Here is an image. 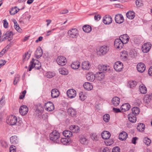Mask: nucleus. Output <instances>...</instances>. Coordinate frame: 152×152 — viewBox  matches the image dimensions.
Listing matches in <instances>:
<instances>
[{
    "mask_svg": "<svg viewBox=\"0 0 152 152\" xmlns=\"http://www.w3.org/2000/svg\"><path fill=\"white\" fill-rule=\"evenodd\" d=\"M10 15H14L15 14L14 7L11 9V10L10 11Z\"/></svg>",
    "mask_w": 152,
    "mask_h": 152,
    "instance_id": "nucleus-56",
    "label": "nucleus"
},
{
    "mask_svg": "<svg viewBox=\"0 0 152 152\" xmlns=\"http://www.w3.org/2000/svg\"><path fill=\"white\" fill-rule=\"evenodd\" d=\"M91 139L93 140L96 141L97 140V137L96 134H92L91 136Z\"/></svg>",
    "mask_w": 152,
    "mask_h": 152,
    "instance_id": "nucleus-55",
    "label": "nucleus"
},
{
    "mask_svg": "<svg viewBox=\"0 0 152 152\" xmlns=\"http://www.w3.org/2000/svg\"><path fill=\"white\" fill-rule=\"evenodd\" d=\"M102 138L104 140H107L110 138L111 136L110 132L107 131H104L101 134Z\"/></svg>",
    "mask_w": 152,
    "mask_h": 152,
    "instance_id": "nucleus-17",
    "label": "nucleus"
},
{
    "mask_svg": "<svg viewBox=\"0 0 152 152\" xmlns=\"http://www.w3.org/2000/svg\"><path fill=\"white\" fill-rule=\"evenodd\" d=\"M148 73L150 75H152V66L150 67L149 69L148 70Z\"/></svg>",
    "mask_w": 152,
    "mask_h": 152,
    "instance_id": "nucleus-64",
    "label": "nucleus"
},
{
    "mask_svg": "<svg viewBox=\"0 0 152 152\" xmlns=\"http://www.w3.org/2000/svg\"><path fill=\"white\" fill-rule=\"evenodd\" d=\"M124 19L123 15L121 14H117L115 17V20L118 23L120 24L123 22Z\"/></svg>",
    "mask_w": 152,
    "mask_h": 152,
    "instance_id": "nucleus-14",
    "label": "nucleus"
},
{
    "mask_svg": "<svg viewBox=\"0 0 152 152\" xmlns=\"http://www.w3.org/2000/svg\"><path fill=\"white\" fill-rule=\"evenodd\" d=\"M113 110L115 113H118L121 112V111L119 109H118L116 108H113Z\"/></svg>",
    "mask_w": 152,
    "mask_h": 152,
    "instance_id": "nucleus-62",
    "label": "nucleus"
},
{
    "mask_svg": "<svg viewBox=\"0 0 152 152\" xmlns=\"http://www.w3.org/2000/svg\"><path fill=\"white\" fill-rule=\"evenodd\" d=\"M94 17L95 20H99L100 19L101 16L99 15H96Z\"/></svg>",
    "mask_w": 152,
    "mask_h": 152,
    "instance_id": "nucleus-57",
    "label": "nucleus"
},
{
    "mask_svg": "<svg viewBox=\"0 0 152 152\" xmlns=\"http://www.w3.org/2000/svg\"><path fill=\"white\" fill-rule=\"evenodd\" d=\"M145 127V125L143 124L140 123L137 127V129L140 132L143 131Z\"/></svg>",
    "mask_w": 152,
    "mask_h": 152,
    "instance_id": "nucleus-40",
    "label": "nucleus"
},
{
    "mask_svg": "<svg viewBox=\"0 0 152 152\" xmlns=\"http://www.w3.org/2000/svg\"><path fill=\"white\" fill-rule=\"evenodd\" d=\"M1 145L5 148H6L7 146V142L5 141H1Z\"/></svg>",
    "mask_w": 152,
    "mask_h": 152,
    "instance_id": "nucleus-52",
    "label": "nucleus"
},
{
    "mask_svg": "<svg viewBox=\"0 0 152 152\" xmlns=\"http://www.w3.org/2000/svg\"><path fill=\"white\" fill-rule=\"evenodd\" d=\"M44 106L45 109L48 111H52L54 109L53 104L50 102L45 103Z\"/></svg>",
    "mask_w": 152,
    "mask_h": 152,
    "instance_id": "nucleus-8",
    "label": "nucleus"
},
{
    "mask_svg": "<svg viewBox=\"0 0 152 152\" xmlns=\"http://www.w3.org/2000/svg\"><path fill=\"white\" fill-rule=\"evenodd\" d=\"M137 68L139 72L142 73L145 70L146 67L144 64L140 62L137 64Z\"/></svg>",
    "mask_w": 152,
    "mask_h": 152,
    "instance_id": "nucleus-15",
    "label": "nucleus"
},
{
    "mask_svg": "<svg viewBox=\"0 0 152 152\" xmlns=\"http://www.w3.org/2000/svg\"><path fill=\"white\" fill-rule=\"evenodd\" d=\"M30 54H29L28 52L25 53V55L23 56V61L28 60L29 58Z\"/></svg>",
    "mask_w": 152,
    "mask_h": 152,
    "instance_id": "nucleus-42",
    "label": "nucleus"
},
{
    "mask_svg": "<svg viewBox=\"0 0 152 152\" xmlns=\"http://www.w3.org/2000/svg\"><path fill=\"white\" fill-rule=\"evenodd\" d=\"M113 104L115 106H118L120 103V99L117 97H113L112 101Z\"/></svg>",
    "mask_w": 152,
    "mask_h": 152,
    "instance_id": "nucleus-28",
    "label": "nucleus"
},
{
    "mask_svg": "<svg viewBox=\"0 0 152 152\" xmlns=\"http://www.w3.org/2000/svg\"><path fill=\"white\" fill-rule=\"evenodd\" d=\"M4 23L3 25L4 27L5 28H7L8 25V23L7 22V20H4Z\"/></svg>",
    "mask_w": 152,
    "mask_h": 152,
    "instance_id": "nucleus-60",
    "label": "nucleus"
},
{
    "mask_svg": "<svg viewBox=\"0 0 152 152\" xmlns=\"http://www.w3.org/2000/svg\"><path fill=\"white\" fill-rule=\"evenodd\" d=\"M67 139L66 138H62L61 140V142L64 145L67 143Z\"/></svg>",
    "mask_w": 152,
    "mask_h": 152,
    "instance_id": "nucleus-54",
    "label": "nucleus"
},
{
    "mask_svg": "<svg viewBox=\"0 0 152 152\" xmlns=\"http://www.w3.org/2000/svg\"><path fill=\"white\" fill-rule=\"evenodd\" d=\"M136 4L137 7H139L141 6L142 5V1L140 0H136Z\"/></svg>",
    "mask_w": 152,
    "mask_h": 152,
    "instance_id": "nucleus-50",
    "label": "nucleus"
},
{
    "mask_svg": "<svg viewBox=\"0 0 152 152\" xmlns=\"http://www.w3.org/2000/svg\"><path fill=\"white\" fill-rule=\"evenodd\" d=\"M109 50V48L107 46H102L100 48L98 51V54L101 56L105 55L108 52Z\"/></svg>",
    "mask_w": 152,
    "mask_h": 152,
    "instance_id": "nucleus-5",
    "label": "nucleus"
},
{
    "mask_svg": "<svg viewBox=\"0 0 152 152\" xmlns=\"http://www.w3.org/2000/svg\"><path fill=\"white\" fill-rule=\"evenodd\" d=\"M95 77L97 80H101L104 78V75L102 72H99L95 74Z\"/></svg>",
    "mask_w": 152,
    "mask_h": 152,
    "instance_id": "nucleus-26",
    "label": "nucleus"
},
{
    "mask_svg": "<svg viewBox=\"0 0 152 152\" xmlns=\"http://www.w3.org/2000/svg\"><path fill=\"white\" fill-rule=\"evenodd\" d=\"M123 64L121 62L118 61L115 63L114 68L116 71L120 72L122 71L123 67Z\"/></svg>",
    "mask_w": 152,
    "mask_h": 152,
    "instance_id": "nucleus-9",
    "label": "nucleus"
},
{
    "mask_svg": "<svg viewBox=\"0 0 152 152\" xmlns=\"http://www.w3.org/2000/svg\"><path fill=\"white\" fill-rule=\"evenodd\" d=\"M79 97L80 100L83 101L86 98V96L85 93L82 92L79 94Z\"/></svg>",
    "mask_w": 152,
    "mask_h": 152,
    "instance_id": "nucleus-44",
    "label": "nucleus"
},
{
    "mask_svg": "<svg viewBox=\"0 0 152 152\" xmlns=\"http://www.w3.org/2000/svg\"><path fill=\"white\" fill-rule=\"evenodd\" d=\"M83 29L85 32L89 33L91 31L92 28L89 25H85L83 26Z\"/></svg>",
    "mask_w": 152,
    "mask_h": 152,
    "instance_id": "nucleus-37",
    "label": "nucleus"
},
{
    "mask_svg": "<svg viewBox=\"0 0 152 152\" xmlns=\"http://www.w3.org/2000/svg\"><path fill=\"white\" fill-rule=\"evenodd\" d=\"M55 75V73L50 72H48L46 74V76L47 77L49 78H52Z\"/></svg>",
    "mask_w": 152,
    "mask_h": 152,
    "instance_id": "nucleus-43",
    "label": "nucleus"
},
{
    "mask_svg": "<svg viewBox=\"0 0 152 152\" xmlns=\"http://www.w3.org/2000/svg\"><path fill=\"white\" fill-rule=\"evenodd\" d=\"M17 117L13 115H10L7 120V123L10 125L12 126L20 123V124L21 123L22 121H20L18 122H17Z\"/></svg>",
    "mask_w": 152,
    "mask_h": 152,
    "instance_id": "nucleus-2",
    "label": "nucleus"
},
{
    "mask_svg": "<svg viewBox=\"0 0 152 152\" xmlns=\"http://www.w3.org/2000/svg\"><path fill=\"white\" fill-rule=\"evenodd\" d=\"M151 45L150 42L145 43L142 47V50L144 53H147L148 52L151 47Z\"/></svg>",
    "mask_w": 152,
    "mask_h": 152,
    "instance_id": "nucleus-10",
    "label": "nucleus"
},
{
    "mask_svg": "<svg viewBox=\"0 0 152 152\" xmlns=\"http://www.w3.org/2000/svg\"><path fill=\"white\" fill-rule=\"evenodd\" d=\"M103 21L104 24L109 25L112 23V19L110 16L106 15L103 18Z\"/></svg>",
    "mask_w": 152,
    "mask_h": 152,
    "instance_id": "nucleus-12",
    "label": "nucleus"
},
{
    "mask_svg": "<svg viewBox=\"0 0 152 152\" xmlns=\"http://www.w3.org/2000/svg\"><path fill=\"white\" fill-rule=\"evenodd\" d=\"M134 13L131 11L128 12L126 14L127 17L129 19H132L135 17Z\"/></svg>",
    "mask_w": 152,
    "mask_h": 152,
    "instance_id": "nucleus-35",
    "label": "nucleus"
},
{
    "mask_svg": "<svg viewBox=\"0 0 152 152\" xmlns=\"http://www.w3.org/2000/svg\"><path fill=\"white\" fill-rule=\"evenodd\" d=\"M56 61L58 64L61 66L65 65L67 62L65 57L62 56H59L58 57Z\"/></svg>",
    "mask_w": 152,
    "mask_h": 152,
    "instance_id": "nucleus-6",
    "label": "nucleus"
},
{
    "mask_svg": "<svg viewBox=\"0 0 152 152\" xmlns=\"http://www.w3.org/2000/svg\"><path fill=\"white\" fill-rule=\"evenodd\" d=\"M138 138L137 137H135L133 138L132 140V143L135 144L136 143V140H137Z\"/></svg>",
    "mask_w": 152,
    "mask_h": 152,
    "instance_id": "nucleus-63",
    "label": "nucleus"
},
{
    "mask_svg": "<svg viewBox=\"0 0 152 152\" xmlns=\"http://www.w3.org/2000/svg\"><path fill=\"white\" fill-rule=\"evenodd\" d=\"M6 50L4 49L1 50V51L0 52V58L3 56L6 52Z\"/></svg>",
    "mask_w": 152,
    "mask_h": 152,
    "instance_id": "nucleus-58",
    "label": "nucleus"
},
{
    "mask_svg": "<svg viewBox=\"0 0 152 152\" xmlns=\"http://www.w3.org/2000/svg\"><path fill=\"white\" fill-rule=\"evenodd\" d=\"M60 137V133L56 130L53 131L50 135V140L55 141Z\"/></svg>",
    "mask_w": 152,
    "mask_h": 152,
    "instance_id": "nucleus-4",
    "label": "nucleus"
},
{
    "mask_svg": "<svg viewBox=\"0 0 152 152\" xmlns=\"http://www.w3.org/2000/svg\"><path fill=\"white\" fill-rule=\"evenodd\" d=\"M11 143L14 145H17L18 143V140L17 137L16 136L11 137L10 138Z\"/></svg>",
    "mask_w": 152,
    "mask_h": 152,
    "instance_id": "nucleus-29",
    "label": "nucleus"
},
{
    "mask_svg": "<svg viewBox=\"0 0 152 152\" xmlns=\"http://www.w3.org/2000/svg\"><path fill=\"white\" fill-rule=\"evenodd\" d=\"M137 84L136 82L135 81H132L130 82L129 85L131 88H133L136 86Z\"/></svg>",
    "mask_w": 152,
    "mask_h": 152,
    "instance_id": "nucleus-48",
    "label": "nucleus"
},
{
    "mask_svg": "<svg viewBox=\"0 0 152 152\" xmlns=\"http://www.w3.org/2000/svg\"><path fill=\"white\" fill-rule=\"evenodd\" d=\"M68 34L71 38H76L79 35L78 31L76 28H72L68 31Z\"/></svg>",
    "mask_w": 152,
    "mask_h": 152,
    "instance_id": "nucleus-3",
    "label": "nucleus"
},
{
    "mask_svg": "<svg viewBox=\"0 0 152 152\" xmlns=\"http://www.w3.org/2000/svg\"><path fill=\"white\" fill-rule=\"evenodd\" d=\"M139 90L141 93L142 94H145L147 92V88L143 84L140 86Z\"/></svg>",
    "mask_w": 152,
    "mask_h": 152,
    "instance_id": "nucleus-36",
    "label": "nucleus"
},
{
    "mask_svg": "<svg viewBox=\"0 0 152 152\" xmlns=\"http://www.w3.org/2000/svg\"><path fill=\"white\" fill-rule=\"evenodd\" d=\"M80 143L83 144H87L88 141L85 137L81 135L80 136Z\"/></svg>",
    "mask_w": 152,
    "mask_h": 152,
    "instance_id": "nucleus-34",
    "label": "nucleus"
},
{
    "mask_svg": "<svg viewBox=\"0 0 152 152\" xmlns=\"http://www.w3.org/2000/svg\"><path fill=\"white\" fill-rule=\"evenodd\" d=\"M68 12V10L66 9L64 10L61 11L60 12V14H65L67 13Z\"/></svg>",
    "mask_w": 152,
    "mask_h": 152,
    "instance_id": "nucleus-59",
    "label": "nucleus"
},
{
    "mask_svg": "<svg viewBox=\"0 0 152 152\" xmlns=\"http://www.w3.org/2000/svg\"><path fill=\"white\" fill-rule=\"evenodd\" d=\"M31 64L29 65V71H31L33 68L35 69H39L40 68L41 65L40 62L37 60H34L33 58L32 61L30 62Z\"/></svg>",
    "mask_w": 152,
    "mask_h": 152,
    "instance_id": "nucleus-1",
    "label": "nucleus"
},
{
    "mask_svg": "<svg viewBox=\"0 0 152 152\" xmlns=\"http://www.w3.org/2000/svg\"><path fill=\"white\" fill-rule=\"evenodd\" d=\"M124 44H125L128 42L129 41V38L127 34H124L121 35L120 37V38Z\"/></svg>",
    "mask_w": 152,
    "mask_h": 152,
    "instance_id": "nucleus-19",
    "label": "nucleus"
},
{
    "mask_svg": "<svg viewBox=\"0 0 152 152\" xmlns=\"http://www.w3.org/2000/svg\"><path fill=\"white\" fill-rule=\"evenodd\" d=\"M132 114L135 116L138 115L140 113V109L138 107H133L132 108Z\"/></svg>",
    "mask_w": 152,
    "mask_h": 152,
    "instance_id": "nucleus-38",
    "label": "nucleus"
},
{
    "mask_svg": "<svg viewBox=\"0 0 152 152\" xmlns=\"http://www.w3.org/2000/svg\"><path fill=\"white\" fill-rule=\"evenodd\" d=\"M109 66H107L105 65H99L98 66V69L100 72H105L109 70V69L108 68Z\"/></svg>",
    "mask_w": 152,
    "mask_h": 152,
    "instance_id": "nucleus-25",
    "label": "nucleus"
},
{
    "mask_svg": "<svg viewBox=\"0 0 152 152\" xmlns=\"http://www.w3.org/2000/svg\"><path fill=\"white\" fill-rule=\"evenodd\" d=\"M63 134L66 137H70L72 135V132L69 130H65L63 132Z\"/></svg>",
    "mask_w": 152,
    "mask_h": 152,
    "instance_id": "nucleus-39",
    "label": "nucleus"
},
{
    "mask_svg": "<svg viewBox=\"0 0 152 152\" xmlns=\"http://www.w3.org/2000/svg\"><path fill=\"white\" fill-rule=\"evenodd\" d=\"M82 64V68L83 69L88 70L91 67L90 63L88 61H84Z\"/></svg>",
    "mask_w": 152,
    "mask_h": 152,
    "instance_id": "nucleus-22",
    "label": "nucleus"
},
{
    "mask_svg": "<svg viewBox=\"0 0 152 152\" xmlns=\"http://www.w3.org/2000/svg\"><path fill=\"white\" fill-rule=\"evenodd\" d=\"M112 152H120V149L118 147H116L112 149Z\"/></svg>",
    "mask_w": 152,
    "mask_h": 152,
    "instance_id": "nucleus-49",
    "label": "nucleus"
},
{
    "mask_svg": "<svg viewBox=\"0 0 152 152\" xmlns=\"http://www.w3.org/2000/svg\"><path fill=\"white\" fill-rule=\"evenodd\" d=\"M70 129L72 132L77 133L79 132L80 129L78 126L75 125H71L70 126Z\"/></svg>",
    "mask_w": 152,
    "mask_h": 152,
    "instance_id": "nucleus-30",
    "label": "nucleus"
},
{
    "mask_svg": "<svg viewBox=\"0 0 152 152\" xmlns=\"http://www.w3.org/2000/svg\"><path fill=\"white\" fill-rule=\"evenodd\" d=\"M4 96H3L0 100V105L3 106L4 104Z\"/></svg>",
    "mask_w": 152,
    "mask_h": 152,
    "instance_id": "nucleus-53",
    "label": "nucleus"
},
{
    "mask_svg": "<svg viewBox=\"0 0 152 152\" xmlns=\"http://www.w3.org/2000/svg\"><path fill=\"white\" fill-rule=\"evenodd\" d=\"M43 109V108H42L41 105L39 104V105L36 108V113H40L41 114V112L42 111Z\"/></svg>",
    "mask_w": 152,
    "mask_h": 152,
    "instance_id": "nucleus-46",
    "label": "nucleus"
},
{
    "mask_svg": "<svg viewBox=\"0 0 152 152\" xmlns=\"http://www.w3.org/2000/svg\"><path fill=\"white\" fill-rule=\"evenodd\" d=\"M80 64L78 61H75L73 62L71 64V66L73 69H78L80 67Z\"/></svg>",
    "mask_w": 152,
    "mask_h": 152,
    "instance_id": "nucleus-33",
    "label": "nucleus"
},
{
    "mask_svg": "<svg viewBox=\"0 0 152 152\" xmlns=\"http://www.w3.org/2000/svg\"><path fill=\"white\" fill-rule=\"evenodd\" d=\"M128 137L127 134L125 132L120 133L119 135V139L121 140H124L126 139Z\"/></svg>",
    "mask_w": 152,
    "mask_h": 152,
    "instance_id": "nucleus-21",
    "label": "nucleus"
},
{
    "mask_svg": "<svg viewBox=\"0 0 152 152\" xmlns=\"http://www.w3.org/2000/svg\"><path fill=\"white\" fill-rule=\"evenodd\" d=\"M51 92V97L53 98L58 97L60 94L59 91L56 88L52 89Z\"/></svg>",
    "mask_w": 152,
    "mask_h": 152,
    "instance_id": "nucleus-16",
    "label": "nucleus"
},
{
    "mask_svg": "<svg viewBox=\"0 0 152 152\" xmlns=\"http://www.w3.org/2000/svg\"><path fill=\"white\" fill-rule=\"evenodd\" d=\"M13 36V33L11 31H7L5 34L2 37H4L3 38L2 40L1 39V42L4 41L7 39V37H12Z\"/></svg>",
    "mask_w": 152,
    "mask_h": 152,
    "instance_id": "nucleus-20",
    "label": "nucleus"
},
{
    "mask_svg": "<svg viewBox=\"0 0 152 152\" xmlns=\"http://www.w3.org/2000/svg\"><path fill=\"white\" fill-rule=\"evenodd\" d=\"M16 148L15 146L11 145L10 148V152H16Z\"/></svg>",
    "mask_w": 152,
    "mask_h": 152,
    "instance_id": "nucleus-51",
    "label": "nucleus"
},
{
    "mask_svg": "<svg viewBox=\"0 0 152 152\" xmlns=\"http://www.w3.org/2000/svg\"><path fill=\"white\" fill-rule=\"evenodd\" d=\"M28 111V108L26 105L22 106L19 109L20 113L22 115L26 114Z\"/></svg>",
    "mask_w": 152,
    "mask_h": 152,
    "instance_id": "nucleus-13",
    "label": "nucleus"
},
{
    "mask_svg": "<svg viewBox=\"0 0 152 152\" xmlns=\"http://www.w3.org/2000/svg\"><path fill=\"white\" fill-rule=\"evenodd\" d=\"M68 97L70 98H74L76 96V91L74 89H71L68 90L66 92Z\"/></svg>",
    "mask_w": 152,
    "mask_h": 152,
    "instance_id": "nucleus-11",
    "label": "nucleus"
},
{
    "mask_svg": "<svg viewBox=\"0 0 152 152\" xmlns=\"http://www.w3.org/2000/svg\"><path fill=\"white\" fill-rule=\"evenodd\" d=\"M95 77V74L94 75L92 72L88 73L86 76L87 80L91 82L94 80Z\"/></svg>",
    "mask_w": 152,
    "mask_h": 152,
    "instance_id": "nucleus-24",
    "label": "nucleus"
},
{
    "mask_svg": "<svg viewBox=\"0 0 152 152\" xmlns=\"http://www.w3.org/2000/svg\"><path fill=\"white\" fill-rule=\"evenodd\" d=\"M42 50L41 48L39 47L36 50L35 55L36 58L38 59L42 56Z\"/></svg>",
    "mask_w": 152,
    "mask_h": 152,
    "instance_id": "nucleus-18",
    "label": "nucleus"
},
{
    "mask_svg": "<svg viewBox=\"0 0 152 152\" xmlns=\"http://www.w3.org/2000/svg\"><path fill=\"white\" fill-rule=\"evenodd\" d=\"M130 108V105L129 103L123 104L121 107V109L122 111H126L128 110Z\"/></svg>",
    "mask_w": 152,
    "mask_h": 152,
    "instance_id": "nucleus-23",
    "label": "nucleus"
},
{
    "mask_svg": "<svg viewBox=\"0 0 152 152\" xmlns=\"http://www.w3.org/2000/svg\"><path fill=\"white\" fill-rule=\"evenodd\" d=\"M83 87L85 89L88 91L91 90L93 88L92 85L88 82L85 83L83 84Z\"/></svg>",
    "mask_w": 152,
    "mask_h": 152,
    "instance_id": "nucleus-32",
    "label": "nucleus"
},
{
    "mask_svg": "<svg viewBox=\"0 0 152 152\" xmlns=\"http://www.w3.org/2000/svg\"><path fill=\"white\" fill-rule=\"evenodd\" d=\"M19 80V77H15L14 80V85L16 84Z\"/></svg>",
    "mask_w": 152,
    "mask_h": 152,
    "instance_id": "nucleus-61",
    "label": "nucleus"
},
{
    "mask_svg": "<svg viewBox=\"0 0 152 152\" xmlns=\"http://www.w3.org/2000/svg\"><path fill=\"white\" fill-rule=\"evenodd\" d=\"M124 44V43L120 39L117 38L116 39L115 41L114 45L117 48L120 49H121Z\"/></svg>",
    "mask_w": 152,
    "mask_h": 152,
    "instance_id": "nucleus-7",
    "label": "nucleus"
},
{
    "mask_svg": "<svg viewBox=\"0 0 152 152\" xmlns=\"http://www.w3.org/2000/svg\"><path fill=\"white\" fill-rule=\"evenodd\" d=\"M67 112L69 115L73 117L75 116L77 114L76 110L72 108H69L67 110Z\"/></svg>",
    "mask_w": 152,
    "mask_h": 152,
    "instance_id": "nucleus-27",
    "label": "nucleus"
},
{
    "mask_svg": "<svg viewBox=\"0 0 152 152\" xmlns=\"http://www.w3.org/2000/svg\"><path fill=\"white\" fill-rule=\"evenodd\" d=\"M144 142L147 145H149L151 142V140L148 137H145L143 140Z\"/></svg>",
    "mask_w": 152,
    "mask_h": 152,
    "instance_id": "nucleus-47",
    "label": "nucleus"
},
{
    "mask_svg": "<svg viewBox=\"0 0 152 152\" xmlns=\"http://www.w3.org/2000/svg\"><path fill=\"white\" fill-rule=\"evenodd\" d=\"M128 118L129 121L133 123H135L137 121L136 116L132 114H129L128 115Z\"/></svg>",
    "mask_w": 152,
    "mask_h": 152,
    "instance_id": "nucleus-31",
    "label": "nucleus"
},
{
    "mask_svg": "<svg viewBox=\"0 0 152 152\" xmlns=\"http://www.w3.org/2000/svg\"><path fill=\"white\" fill-rule=\"evenodd\" d=\"M60 73L63 75H66L68 74V70L65 68H62L59 70Z\"/></svg>",
    "mask_w": 152,
    "mask_h": 152,
    "instance_id": "nucleus-41",
    "label": "nucleus"
},
{
    "mask_svg": "<svg viewBox=\"0 0 152 152\" xmlns=\"http://www.w3.org/2000/svg\"><path fill=\"white\" fill-rule=\"evenodd\" d=\"M110 119V116L108 114H106L104 115L103 116V119L104 121L107 122L109 121Z\"/></svg>",
    "mask_w": 152,
    "mask_h": 152,
    "instance_id": "nucleus-45",
    "label": "nucleus"
}]
</instances>
